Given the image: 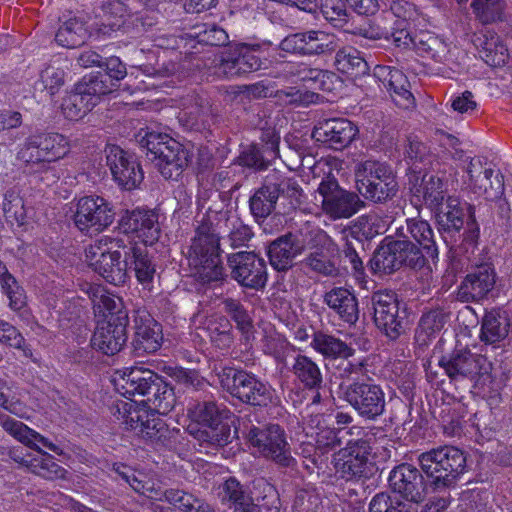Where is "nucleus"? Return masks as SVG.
<instances>
[{
	"instance_id": "f257e3e1",
	"label": "nucleus",
	"mask_w": 512,
	"mask_h": 512,
	"mask_svg": "<svg viewBox=\"0 0 512 512\" xmlns=\"http://www.w3.org/2000/svg\"><path fill=\"white\" fill-rule=\"evenodd\" d=\"M210 214L197 227L187 253L193 276L202 284L222 281L225 277L221 259L220 237Z\"/></svg>"
},
{
	"instance_id": "f03ea898",
	"label": "nucleus",
	"mask_w": 512,
	"mask_h": 512,
	"mask_svg": "<svg viewBox=\"0 0 512 512\" xmlns=\"http://www.w3.org/2000/svg\"><path fill=\"white\" fill-rule=\"evenodd\" d=\"M117 385L125 397H145L142 401L158 415L168 414L176 404L173 388L149 369L131 368L123 373Z\"/></svg>"
},
{
	"instance_id": "7ed1b4c3",
	"label": "nucleus",
	"mask_w": 512,
	"mask_h": 512,
	"mask_svg": "<svg viewBox=\"0 0 512 512\" xmlns=\"http://www.w3.org/2000/svg\"><path fill=\"white\" fill-rule=\"evenodd\" d=\"M466 456L457 447L444 445L432 448L418 456L421 471L426 475L429 486L435 491L454 487L467 471Z\"/></svg>"
},
{
	"instance_id": "20e7f679",
	"label": "nucleus",
	"mask_w": 512,
	"mask_h": 512,
	"mask_svg": "<svg viewBox=\"0 0 512 512\" xmlns=\"http://www.w3.org/2000/svg\"><path fill=\"white\" fill-rule=\"evenodd\" d=\"M191 419L200 424V428L189 426V432L201 444L213 447H224L231 442L233 436L229 419L231 411L223 404L208 399L198 401L188 408Z\"/></svg>"
},
{
	"instance_id": "39448f33",
	"label": "nucleus",
	"mask_w": 512,
	"mask_h": 512,
	"mask_svg": "<svg viewBox=\"0 0 512 512\" xmlns=\"http://www.w3.org/2000/svg\"><path fill=\"white\" fill-rule=\"evenodd\" d=\"M127 243L123 238L103 235L85 249L88 265L106 282L122 285L128 278L125 257Z\"/></svg>"
},
{
	"instance_id": "423d86ee",
	"label": "nucleus",
	"mask_w": 512,
	"mask_h": 512,
	"mask_svg": "<svg viewBox=\"0 0 512 512\" xmlns=\"http://www.w3.org/2000/svg\"><path fill=\"white\" fill-rule=\"evenodd\" d=\"M140 148L165 179L176 180L188 166L190 155L182 144L167 134L145 131L139 133Z\"/></svg>"
},
{
	"instance_id": "0eeeda50",
	"label": "nucleus",
	"mask_w": 512,
	"mask_h": 512,
	"mask_svg": "<svg viewBox=\"0 0 512 512\" xmlns=\"http://www.w3.org/2000/svg\"><path fill=\"white\" fill-rule=\"evenodd\" d=\"M356 187L360 195L373 203H385L398 191V182L391 166L385 162L367 159L354 169Z\"/></svg>"
},
{
	"instance_id": "6e6552de",
	"label": "nucleus",
	"mask_w": 512,
	"mask_h": 512,
	"mask_svg": "<svg viewBox=\"0 0 512 512\" xmlns=\"http://www.w3.org/2000/svg\"><path fill=\"white\" fill-rule=\"evenodd\" d=\"M123 410L124 423L156 449H173L180 436L179 429H170L155 413L139 408L131 403H122L118 411Z\"/></svg>"
},
{
	"instance_id": "1a4fd4ad",
	"label": "nucleus",
	"mask_w": 512,
	"mask_h": 512,
	"mask_svg": "<svg viewBox=\"0 0 512 512\" xmlns=\"http://www.w3.org/2000/svg\"><path fill=\"white\" fill-rule=\"evenodd\" d=\"M221 387L245 404L266 407L272 403L273 390L255 375L235 367H215Z\"/></svg>"
},
{
	"instance_id": "9d476101",
	"label": "nucleus",
	"mask_w": 512,
	"mask_h": 512,
	"mask_svg": "<svg viewBox=\"0 0 512 512\" xmlns=\"http://www.w3.org/2000/svg\"><path fill=\"white\" fill-rule=\"evenodd\" d=\"M342 398L367 421H375L385 412L386 400L383 388L370 378L340 384Z\"/></svg>"
},
{
	"instance_id": "9b49d317",
	"label": "nucleus",
	"mask_w": 512,
	"mask_h": 512,
	"mask_svg": "<svg viewBox=\"0 0 512 512\" xmlns=\"http://www.w3.org/2000/svg\"><path fill=\"white\" fill-rule=\"evenodd\" d=\"M247 439L258 454L267 460L275 462L282 467L294 465L291 446L287 441V435L280 425L268 424L261 427L252 426Z\"/></svg>"
},
{
	"instance_id": "f8f14e48",
	"label": "nucleus",
	"mask_w": 512,
	"mask_h": 512,
	"mask_svg": "<svg viewBox=\"0 0 512 512\" xmlns=\"http://www.w3.org/2000/svg\"><path fill=\"white\" fill-rule=\"evenodd\" d=\"M435 213L439 230L446 232H459L464 224L463 241L474 246L479 238L480 230L475 217V207L468 203H461L453 196H448L443 204L432 210Z\"/></svg>"
},
{
	"instance_id": "ddd939ff",
	"label": "nucleus",
	"mask_w": 512,
	"mask_h": 512,
	"mask_svg": "<svg viewBox=\"0 0 512 512\" xmlns=\"http://www.w3.org/2000/svg\"><path fill=\"white\" fill-rule=\"evenodd\" d=\"M439 366L453 382L469 380L477 384L481 378L487 377L491 364L481 354L472 353L467 348L455 349L439 360Z\"/></svg>"
},
{
	"instance_id": "4468645a",
	"label": "nucleus",
	"mask_w": 512,
	"mask_h": 512,
	"mask_svg": "<svg viewBox=\"0 0 512 512\" xmlns=\"http://www.w3.org/2000/svg\"><path fill=\"white\" fill-rule=\"evenodd\" d=\"M317 192L323 212L332 219L350 218L364 207L359 195L341 188L332 174L321 180Z\"/></svg>"
},
{
	"instance_id": "2eb2a0df",
	"label": "nucleus",
	"mask_w": 512,
	"mask_h": 512,
	"mask_svg": "<svg viewBox=\"0 0 512 512\" xmlns=\"http://www.w3.org/2000/svg\"><path fill=\"white\" fill-rule=\"evenodd\" d=\"M370 446L363 439H349L346 447L339 451L335 469L340 478L346 481H364L369 479L375 465L369 460Z\"/></svg>"
},
{
	"instance_id": "dca6fc26",
	"label": "nucleus",
	"mask_w": 512,
	"mask_h": 512,
	"mask_svg": "<svg viewBox=\"0 0 512 512\" xmlns=\"http://www.w3.org/2000/svg\"><path fill=\"white\" fill-rule=\"evenodd\" d=\"M371 304L376 327L389 339H398L405 331V311H400L397 294L392 291L375 292Z\"/></svg>"
},
{
	"instance_id": "f3484780",
	"label": "nucleus",
	"mask_w": 512,
	"mask_h": 512,
	"mask_svg": "<svg viewBox=\"0 0 512 512\" xmlns=\"http://www.w3.org/2000/svg\"><path fill=\"white\" fill-rule=\"evenodd\" d=\"M231 277L244 288L261 290L268 280L267 266L263 258L252 251H239L227 256Z\"/></svg>"
},
{
	"instance_id": "a211bd4d",
	"label": "nucleus",
	"mask_w": 512,
	"mask_h": 512,
	"mask_svg": "<svg viewBox=\"0 0 512 512\" xmlns=\"http://www.w3.org/2000/svg\"><path fill=\"white\" fill-rule=\"evenodd\" d=\"M114 218V207L110 202L100 196H85L78 200L74 223L81 232L99 233L109 227Z\"/></svg>"
},
{
	"instance_id": "6ab92c4d",
	"label": "nucleus",
	"mask_w": 512,
	"mask_h": 512,
	"mask_svg": "<svg viewBox=\"0 0 512 512\" xmlns=\"http://www.w3.org/2000/svg\"><path fill=\"white\" fill-rule=\"evenodd\" d=\"M128 323L126 309H120L116 314L109 315L107 320L98 323L91 338L92 347L105 355L118 353L127 342Z\"/></svg>"
},
{
	"instance_id": "aec40b11",
	"label": "nucleus",
	"mask_w": 512,
	"mask_h": 512,
	"mask_svg": "<svg viewBox=\"0 0 512 512\" xmlns=\"http://www.w3.org/2000/svg\"><path fill=\"white\" fill-rule=\"evenodd\" d=\"M339 41L334 34L320 30L294 33L286 36L280 42L282 51L304 56H320L335 52Z\"/></svg>"
},
{
	"instance_id": "412c9836",
	"label": "nucleus",
	"mask_w": 512,
	"mask_h": 512,
	"mask_svg": "<svg viewBox=\"0 0 512 512\" xmlns=\"http://www.w3.org/2000/svg\"><path fill=\"white\" fill-rule=\"evenodd\" d=\"M497 281L493 264L472 265L458 287L457 299L463 303H478L489 298Z\"/></svg>"
},
{
	"instance_id": "4be33fe9",
	"label": "nucleus",
	"mask_w": 512,
	"mask_h": 512,
	"mask_svg": "<svg viewBox=\"0 0 512 512\" xmlns=\"http://www.w3.org/2000/svg\"><path fill=\"white\" fill-rule=\"evenodd\" d=\"M105 152L107 165L118 185L126 190L138 187L144 174L136 158L117 145H108Z\"/></svg>"
},
{
	"instance_id": "5701e85b",
	"label": "nucleus",
	"mask_w": 512,
	"mask_h": 512,
	"mask_svg": "<svg viewBox=\"0 0 512 512\" xmlns=\"http://www.w3.org/2000/svg\"><path fill=\"white\" fill-rule=\"evenodd\" d=\"M392 492L403 499L413 503L423 501L428 481L424 480L421 471L409 463H402L394 467L388 477Z\"/></svg>"
},
{
	"instance_id": "b1692460",
	"label": "nucleus",
	"mask_w": 512,
	"mask_h": 512,
	"mask_svg": "<svg viewBox=\"0 0 512 512\" xmlns=\"http://www.w3.org/2000/svg\"><path fill=\"white\" fill-rule=\"evenodd\" d=\"M468 186L475 194L495 200L504 194V176L500 171L485 167L479 158H470L466 167Z\"/></svg>"
},
{
	"instance_id": "393cba45",
	"label": "nucleus",
	"mask_w": 512,
	"mask_h": 512,
	"mask_svg": "<svg viewBox=\"0 0 512 512\" xmlns=\"http://www.w3.org/2000/svg\"><path fill=\"white\" fill-rule=\"evenodd\" d=\"M263 65L258 50L242 44L231 46L222 53L217 71L226 78H234L257 71Z\"/></svg>"
},
{
	"instance_id": "a878e982",
	"label": "nucleus",
	"mask_w": 512,
	"mask_h": 512,
	"mask_svg": "<svg viewBox=\"0 0 512 512\" xmlns=\"http://www.w3.org/2000/svg\"><path fill=\"white\" fill-rule=\"evenodd\" d=\"M118 225L125 234H134L145 245H152L160 236L158 214L154 210L142 208L126 210Z\"/></svg>"
},
{
	"instance_id": "bb28decb",
	"label": "nucleus",
	"mask_w": 512,
	"mask_h": 512,
	"mask_svg": "<svg viewBox=\"0 0 512 512\" xmlns=\"http://www.w3.org/2000/svg\"><path fill=\"white\" fill-rule=\"evenodd\" d=\"M357 127L344 118H331L319 121L313 128L312 137L334 150H342L355 138Z\"/></svg>"
},
{
	"instance_id": "cd10ccee",
	"label": "nucleus",
	"mask_w": 512,
	"mask_h": 512,
	"mask_svg": "<svg viewBox=\"0 0 512 512\" xmlns=\"http://www.w3.org/2000/svg\"><path fill=\"white\" fill-rule=\"evenodd\" d=\"M319 239L322 245L306 255L302 264L305 268L323 277H338L341 274L336 261L339 250L326 233L320 232Z\"/></svg>"
},
{
	"instance_id": "c85d7f7f",
	"label": "nucleus",
	"mask_w": 512,
	"mask_h": 512,
	"mask_svg": "<svg viewBox=\"0 0 512 512\" xmlns=\"http://www.w3.org/2000/svg\"><path fill=\"white\" fill-rule=\"evenodd\" d=\"M305 245L298 236L286 233L277 237L268 246V257L271 266L277 271H287L294 259L304 252Z\"/></svg>"
},
{
	"instance_id": "c756f323",
	"label": "nucleus",
	"mask_w": 512,
	"mask_h": 512,
	"mask_svg": "<svg viewBox=\"0 0 512 512\" xmlns=\"http://www.w3.org/2000/svg\"><path fill=\"white\" fill-rule=\"evenodd\" d=\"M134 348L142 353H154L162 344L161 325L145 310H138L134 319Z\"/></svg>"
},
{
	"instance_id": "7c9ffc66",
	"label": "nucleus",
	"mask_w": 512,
	"mask_h": 512,
	"mask_svg": "<svg viewBox=\"0 0 512 512\" xmlns=\"http://www.w3.org/2000/svg\"><path fill=\"white\" fill-rule=\"evenodd\" d=\"M396 236L414 242L432 260L438 258L435 234L427 221L418 218L406 219L404 224L396 228Z\"/></svg>"
},
{
	"instance_id": "2f4dec72",
	"label": "nucleus",
	"mask_w": 512,
	"mask_h": 512,
	"mask_svg": "<svg viewBox=\"0 0 512 512\" xmlns=\"http://www.w3.org/2000/svg\"><path fill=\"white\" fill-rule=\"evenodd\" d=\"M127 15L128 10L123 2L110 0L104 3L90 26V35L96 38L111 36L124 25Z\"/></svg>"
},
{
	"instance_id": "473e14b6",
	"label": "nucleus",
	"mask_w": 512,
	"mask_h": 512,
	"mask_svg": "<svg viewBox=\"0 0 512 512\" xmlns=\"http://www.w3.org/2000/svg\"><path fill=\"white\" fill-rule=\"evenodd\" d=\"M0 425L17 441L37 451L40 453V455H42L44 451L38 446L37 443H41L44 447L58 455L63 454V450L59 446L55 445L48 438L42 436L35 430L29 428L21 421L15 420L7 415H0Z\"/></svg>"
},
{
	"instance_id": "72a5a7b5",
	"label": "nucleus",
	"mask_w": 512,
	"mask_h": 512,
	"mask_svg": "<svg viewBox=\"0 0 512 512\" xmlns=\"http://www.w3.org/2000/svg\"><path fill=\"white\" fill-rule=\"evenodd\" d=\"M279 199L273 171H270L264 178L261 186L255 189L249 198V209L252 216L257 220L266 219L276 208Z\"/></svg>"
},
{
	"instance_id": "f704fd0d",
	"label": "nucleus",
	"mask_w": 512,
	"mask_h": 512,
	"mask_svg": "<svg viewBox=\"0 0 512 512\" xmlns=\"http://www.w3.org/2000/svg\"><path fill=\"white\" fill-rule=\"evenodd\" d=\"M411 192L419 202L424 203L431 211L443 204L449 196L444 179L434 174H424L419 182L416 179L411 187Z\"/></svg>"
},
{
	"instance_id": "c9c22d12",
	"label": "nucleus",
	"mask_w": 512,
	"mask_h": 512,
	"mask_svg": "<svg viewBox=\"0 0 512 512\" xmlns=\"http://www.w3.org/2000/svg\"><path fill=\"white\" fill-rule=\"evenodd\" d=\"M324 303L338 317L349 325H354L359 319L358 300L355 294L344 287H334L324 295Z\"/></svg>"
},
{
	"instance_id": "e433bc0d",
	"label": "nucleus",
	"mask_w": 512,
	"mask_h": 512,
	"mask_svg": "<svg viewBox=\"0 0 512 512\" xmlns=\"http://www.w3.org/2000/svg\"><path fill=\"white\" fill-rule=\"evenodd\" d=\"M370 235L362 231L360 225H354L349 230L344 231L345 243L342 247V255L351 265L352 271L356 277L364 276L363 258L366 256L364 244L361 236L368 238Z\"/></svg>"
},
{
	"instance_id": "4c0bfd02",
	"label": "nucleus",
	"mask_w": 512,
	"mask_h": 512,
	"mask_svg": "<svg viewBox=\"0 0 512 512\" xmlns=\"http://www.w3.org/2000/svg\"><path fill=\"white\" fill-rule=\"evenodd\" d=\"M125 257L128 266L133 269L137 281L144 287H148L154 280L156 265L147 249L129 242L127 250H125Z\"/></svg>"
},
{
	"instance_id": "58836bf2",
	"label": "nucleus",
	"mask_w": 512,
	"mask_h": 512,
	"mask_svg": "<svg viewBox=\"0 0 512 512\" xmlns=\"http://www.w3.org/2000/svg\"><path fill=\"white\" fill-rule=\"evenodd\" d=\"M310 345L325 359H348L356 352L345 341L323 331L313 333Z\"/></svg>"
},
{
	"instance_id": "ea45409f",
	"label": "nucleus",
	"mask_w": 512,
	"mask_h": 512,
	"mask_svg": "<svg viewBox=\"0 0 512 512\" xmlns=\"http://www.w3.org/2000/svg\"><path fill=\"white\" fill-rule=\"evenodd\" d=\"M509 327L510 320L505 311H487L481 321L480 339L486 344L498 343L508 336Z\"/></svg>"
},
{
	"instance_id": "a19ab883",
	"label": "nucleus",
	"mask_w": 512,
	"mask_h": 512,
	"mask_svg": "<svg viewBox=\"0 0 512 512\" xmlns=\"http://www.w3.org/2000/svg\"><path fill=\"white\" fill-rule=\"evenodd\" d=\"M474 45L478 49L480 58L490 66H501L508 58L507 48L500 38L491 32L475 35Z\"/></svg>"
},
{
	"instance_id": "79ce46f5",
	"label": "nucleus",
	"mask_w": 512,
	"mask_h": 512,
	"mask_svg": "<svg viewBox=\"0 0 512 512\" xmlns=\"http://www.w3.org/2000/svg\"><path fill=\"white\" fill-rule=\"evenodd\" d=\"M212 115V106L209 99L198 94L189 95L184 99L179 113L180 121L187 126L194 127L206 124Z\"/></svg>"
},
{
	"instance_id": "37998d69",
	"label": "nucleus",
	"mask_w": 512,
	"mask_h": 512,
	"mask_svg": "<svg viewBox=\"0 0 512 512\" xmlns=\"http://www.w3.org/2000/svg\"><path fill=\"white\" fill-rule=\"evenodd\" d=\"M41 134L29 136L17 153V158L26 164L31 172H41L48 168V158L44 150Z\"/></svg>"
},
{
	"instance_id": "c03bdc74",
	"label": "nucleus",
	"mask_w": 512,
	"mask_h": 512,
	"mask_svg": "<svg viewBox=\"0 0 512 512\" xmlns=\"http://www.w3.org/2000/svg\"><path fill=\"white\" fill-rule=\"evenodd\" d=\"M335 52L334 66L339 72L352 79L368 75L370 67L358 50L345 47Z\"/></svg>"
},
{
	"instance_id": "a18cd8bd",
	"label": "nucleus",
	"mask_w": 512,
	"mask_h": 512,
	"mask_svg": "<svg viewBox=\"0 0 512 512\" xmlns=\"http://www.w3.org/2000/svg\"><path fill=\"white\" fill-rule=\"evenodd\" d=\"M292 373L296 379L308 390H319L323 384L320 367L310 357L298 354L294 358Z\"/></svg>"
},
{
	"instance_id": "49530a36",
	"label": "nucleus",
	"mask_w": 512,
	"mask_h": 512,
	"mask_svg": "<svg viewBox=\"0 0 512 512\" xmlns=\"http://www.w3.org/2000/svg\"><path fill=\"white\" fill-rule=\"evenodd\" d=\"M450 318V313L442 308H436L425 312L418 323L416 329V339L421 344H427V342L436 337L444 326L447 324Z\"/></svg>"
},
{
	"instance_id": "de8ad7c7",
	"label": "nucleus",
	"mask_w": 512,
	"mask_h": 512,
	"mask_svg": "<svg viewBox=\"0 0 512 512\" xmlns=\"http://www.w3.org/2000/svg\"><path fill=\"white\" fill-rule=\"evenodd\" d=\"M371 269L376 273L392 274L402 268L394 240H385L370 260Z\"/></svg>"
},
{
	"instance_id": "09e8293b",
	"label": "nucleus",
	"mask_w": 512,
	"mask_h": 512,
	"mask_svg": "<svg viewBox=\"0 0 512 512\" xmlns=\"http://www.w3.org/2000/svg\"><path fill=\"white\" fill-rule=\"evenodd\" d=\"M89 36L90 32L84 23L77 18H71L59 27L55 40L62 47L76 48L84 44Z\"/></svg>"
},
{
	"instance_id": "8fccbe9b",
	"label": "nucleus",
	"mask_w": 512,
	"mask_h": 512,
	"mask_svg": "<svg viewBox=\"0 0 512 512\" xmlns=\"http://www.w3.org/2000/svg\"><path fill=\"white\" fill-rule=\"evenodd\" d=\"M95 98L78 91H75L63 98L61 109L63 115L69 120H78L95 107Z\"/></svg>"
},
{
	"instance_id": "3c124183",
	"label": "nucleus",
	"mask_w": 512,
	"mask_h": 512,
	"mask_svg": "<svg viewBox=\"0 0 512 512\" xmlns=\"http://www.w3.org/2000/svg\"><path fill=\"white\" fill-rule=\"evenodd\" d=\"M223 493V499L231 502L235 511L254 512V494L250 495L236 478L230 477L225 481Z\"/></svg>"
},
{
	"instance_id": "603ef678",
	"label": "nucleus",
	"mask_w": 512,
	"mask_h": 512,
	"mask_svg": "<svg viewBox=\"0 0 512 512\" xmlns=\"http://www.w3.org/2000/svg\"><path fill=\"white\" fill-rule=\"evenodd\" d=\"M0 285L3 293L9 299V307L19 311L26 305L24 289L18 284L15 277L9 273L5 264L0 260Z\"/></svg>"
},
{
	"instance_id": "864d4df0",
	"label": "nucleus",
	"mask_w": 512,
	"mask_h": 512,
	"mask_svg": "<svg viewBox=\"0 0 512 512\" xmlns=\"http://www.w3.org/2000/svg\"><path fill=\"white\" fill-rule=\"evenodd\" d=\"M394 241L402 268L420 270L426 265V259L429 257L417 244L403 238Z\"/></svg>"
},
{
	"instance_id": "5fc2aeb1",
	"label": "nucleus",
	"mask_w": 512,
	"mask_h": 512,
	"mask_svg": "<svg viewBox=\"0 0 512 512\" xmlns=\"http://www.w3.org/2000/svg\"><path fill=\"white\" fill-rule=\"evenodd\" d=\"M66 72L56 62L48 64L40 73L39 80L35 82V90L46 91L54 96L65 84Z\"/></svg>"
},
{
	"instance_id": "6e6d98bb",
	"label": "nucleus",
	"mask_w": 512,
	"mask_h": 512,
	"mask_svg": "<svg viewBox=\"0 0 512 512\" xmlns=\"http://www.w3.org/2000/svg\"><path fill=\"white\" fill-rule=\"evenodd\" d=\"M3 214L6 221L13 225L23 226L27 219V210L23 198L15 190H8L4 194Z\"/></svg>"
},
{
	"instance_id": "4d7b16f0",
	"label": "nucleus",
	"mask_w": 512,
	"mask_h": 512,
	"mask_svg": "<svg viewBox=\"0 0 512 512\" xmlns=\"http://www.w3.org/2000/svg\"><path fill=\"white\" fill-rule=\"evenodd\" d=\"M274 158L260 144H250L243 147L236 162L243 167L262 171L268 168Z\"/></svg>"
},
{
	"instance_id": "13d9d810",
	"label": "nucleus",
	"mask_w": 512,
	"mask_h": 512,
	"mask_svg": "<svg viewBox=\"0 0 512 512\" xmlns=\"http://www.w3.org/2000/svg\"><path fill=\"white\" fill-rule=\"evenodd\" d=\"M27 467L34 473L46 479L65 478L66 470L54 461L53 456L43 452L38 457L30 458Z\"/></svg>"
},
{
	"instance_id": "bf43d9fd",
	"label": "nucleus",
	"mask_w": 512,
	"mask_h": 512,
	"mask_svg": "<svg viewBox=\"0 0 512 512\" xmlns=\"http://www.w3.org/2000/svg\"><path fill=\"white\" fill-rule=\"evenodd\" d=\"M115 86L116 84L112 83V79L107 77V74L99 71L88 78L84 77L83 81L77 84V89L87 96L95 98L97 105L99 97L112 92Z\"/></svg>"
},
{
	"instance_id": "052dcab7",
	"label": "nucleus",
	"mask_w": 512,
	"mask_h": 512,
	"mask_svg": "<svg viewBox=\"0 0 512 512\" xmlns=\"http://www.w3.org/2000/svg\"><path fill=\"white\" fill-rule=\"evenodd\" d=\"M215 217L218 221H225L230 223L231 228L228 234V240L231 248L236 249L243 247L253 237L251 228L244 224L239 218L228 217L227 211L215 213Z\"/></svg>"
},
{
	"instance_id": "680f3d73",
	"label": "nucleus",
	"mask_w": 512,
	"mask_h": 512,
	"mask_svg": "<svg viewBox=\"0 0 512 512\" xmlns=\"http://www.w3.org/2000/svg\"><path fill=\"white\" fill-rule=\"evenodd\" d=\"M471 7L481 23L489 24L502 20L506 3L504 0H473Z\"/></svg>"
},
{
	"instance_id": "e2e57ef3",
	"label": "nucleus",
	"mask_w": 512,
	"mask_h": 512,
	"mask_svg": "<svg viewBox=\"0 0 512 512\" xmlns=\"http://www.w3.org/2000/svg\"><path fill=\"white\" fill-rule=\"evenodd\" d=\"M0 343L22 351L24 357L32 359L33 352L21 332L11 323L0 319Z\"/></svg>"
},
{
	"instance_id": "0e129e2a",
	"label": "nucleus",
	"mask_w": 512,
	"mask_h": 512,
	"mask_svg": "<svg viewBox=\"0 0 512 512\" xmlns=\"http://www.w3.org/2000/svg\"><path fill=\"white\" fill-rule=\"evenodd\" d=\"M375 76L378 77L383 86L391 94L401 92L410 87V83L404 73L389 66H377Z\"/></svg>"
},
{
	"instance_id": "69168bd1",
	"label": "nucleus",
	"mask_w": 512,
	"mask_h": 512,
	"mask_svg": "<svg viewBox=\"0 0 512 512\" xmlns=\"http://www.w3.org/2000/svg\"><path fill=\"white\" fill-rule=\"evenodd\" d=\"M321 12L324 18L334 27L344 29L345 31L350 27L349 14L342 0H323Z\"/></svg>"
},
{
	"instance_id": "338daca9",
	"label": "nucleus",
	"mask_w": 512,
	"mask_h": 512,
	"mask_svg": "<svg viewBox=\"0 0 512 512\" xmlns=\"http://www.w3.org/2000/svg\"><path fill=\"white\" fill-rule=\"evenodd\" d=\"M272 171L275 177L277 190H279V197L281 195L287 197L293 207L300 206L302 204L303 190L297 180L287 177L284 173L278 170Z\"/></svg>"
},
{
	"instance_id": "774afa93",
	"label": "nucleus",
	"mask_w": 512,
	"mask_h": 512,
	"mask_svg": "<svg viewBox=\"0 0 512 512\" xmlns=\"http://www.w3.org/2000/svg\"><path fill=\"white\" fill-rule=\"evenodd\" d=\"M369 512H410V506L387 492L374 495L369 503Z\"/></svg>"
}]
</instances>
